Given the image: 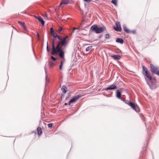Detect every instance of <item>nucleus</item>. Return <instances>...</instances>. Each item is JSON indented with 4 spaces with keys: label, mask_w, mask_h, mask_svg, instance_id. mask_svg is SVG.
Returning a JSON list of instances; mask_svg holds the SVG:
<instances>
[{
    "label": "nucleus",
    "mask_w": 159,
    "mask_h": 159,
    "mask_svg": "<svg viewBox=\"0 0 159 159\" xmlns=\"http://www.w3.org/2000/svg\"><path fill=\"white\" fill-rule=\"evenodd\" d=\"M46 49H47V51L48 52H49V48H48V42H47V46Z\"/></svg>",
    "instance_id": "nucleus-29"
},
{
    "label": "nucleus",
    "mask_w": 159,
    "mask_h": 159,
    "mask_svg": "<svg viewBox=\"0 0 159 159\" xmlns=\"http://www.w3.org/2000/svg\"><path fill=\"white\" fill-rule=\"evenodd\" d=\"M44 69H45V73L46 74L47 73V70H46V68L45 67H44Z\"/></svg>",
    "instance_id": "nucleus-37"
},
{
    "label": "nucleus",
    "mask_w": 159,
    "mask_h": 159,
    "mask_svg": "<svg viewBox=\"0 0 159 159\" xmlns=\"http://www.w3.org/2000/svg\"><path fill=\"white\" fill-rule=\"evenodd\" d=\"M63 28L61 27H60L58 29V31L59 32H61Z\"/></svg>",
    "instance_id": "nucleus-31"
},
{
    "label": "nucleus",
    "mask_w": 159,
    "mask_h": 159,
    "mask_svg": "<svg viewBox=\"0 0 159 159\" xmlns=\"http://www.w3.org/2000/svg\"><path fill=\"white\" fill-rule=\"evenodd\" d=\"M91 29L97 34L101 33L104 30L103 27H98L96 25L92 26L91 27Z\"/></svg>",
    "instance_id": "nucleus-3"
},
{
    "label": "nucleus",
    "mask_w": 159,
    "mask_h": 159,
    "mask_svg": "<svg viewBox=\"0 0 159 159\" xmlns=\"http://www.w3.org/2000/svg\"><path fill=\"white\" fill-rule=\"evenodd\" d=\"M116 27H113V29L117 31L120 32L121 30L120 23L119 22L117 21L116 23Z\"/></svg>",
    "instance_id": "nucleus-7"
},
{
    "label": "nucleus",
    "mask_w": 159,
    "mask_h": 159,
    "mask_svg": "<svg viewBox=\"0 0 159 159\" xmlns=\"http://www.w3.org/2000/svg\"><path fill=\"white\" fill-rule=\"evenodd\" d=\"M116 97L118 98V99L123 100L122 98H121V93L119 91L118 89L116 91Z\"/></svg>",
    "instance_id": "nucleus-9"
},
{
    "label": "nucleus",
    "mask_w": 159,
    "mask_h": 159,
    "mask_svg": "<svg viewBox=\"0 0 159 159\" xmlns=\"http://www.w3.org/2000/svg\"><path fill=\"white\" fill-rule=\"evenodd\" d=\"M116 42L121 44H123L124 40L120 38L117 39L116 40Z\"/></svg>",
    "instance_id": "nucleus-16"
},
{
    "label": "nucleus",
    "mask_w": 159,
    "mask_h": 159,
    "mask_svg": "<svg viewBox=\"0 0 159 159\" xmlns=\"http://www.w3.org/2000/svg\"><path fill=\"white\" fill-rule=\"evenodd\" d=\"M110 56L116 60H119L121 58L120 56L119 55H111Z\"/></svg>",
    "instance_id": "nucleus-12"
},
{
    "label": "nucleus",
    "mask_w": 159,
    "mask_h": 159,
    "mask_svg": "<svg viewBox=\"0 0 159 159\" xmlns=\"http://www.w3.org/2000/svg\"><path fill=\"white\" fill-rule=\"evenodd\" d=\"M69 0H62L60 3V6L62 4H67L68 3Z\"/></svg>",
    "instance_id": "nucleus-15"
},
{
    "label": "nucleus",
    "mask_w": 159,
    "mask_h": 159,
    "mask_svg": "<svg viewBox=\"0 0 159 159\" xmlns=\"http://www.w3.org/2000/svg\"><path fill=\"white\" fill-rule=\"evenodd\" d=\"M63 61H61V64L60 65V67H59V69L60 70H62V66L63 65Z\"/></svg>",
    "instance_id": "nucleus-24"
},
{
    "label": "nucleus",
    "mask_w": 159,
    "mask_h": 159,
    "mask_svg": "<svg viewBox=\"0 0 159 159\" xmlns=\"http://www.w3.org/2000/svg\"><path fill=\"white\" fill-rule=\"evenodd\" d=\"M37 35L38 36V39L39 40V39H40V36H39V33L38 32H37Z\"/></svg>",
    "instance_id": "nucleus-32"
},
{
    "label": "nucleus",
    "mask_w": 159,
    "mask_h": 159,
    "mask_svg": "<svg viewBox=\"0 0 159 159\" xmlns=\"http://www.w3.org/2000/svg\"><path fill=\"white\" fill-rule=\"evenodd\" d=\"M49 64L51 66H53L54 65V63L51 61H49Z\"/></svg>",
    "instance_id": "nucleus-25"
},
{
    "label": "nucleus",
    "mask_w": 159,
    "mask_h": 159,
    "mask_svg": "<svg viewBox=\"0 0 159 159\" xmlns=\"http://www.w3.org/2000/svg\"><path fill=\"white\" fill-rule=\"evenodd\" d=\"M143 74L148 79V80L145 78L147 84H148L151 89H153L155 87L152 83L151 82L152 78V76L150 75L149 72L148 71H145V73Z\"/></svg>",
    "instance_id": "nucleus-2"
},
{
    "label": "nucleus",
    "mask_w": 159,
    "mask_h": 159,
    "mask_svg": "<svg viewBox=\"0 0 159 159\" xmlns=\"http://www.w3.org/2000/svg\"><path fill=\"white\" fill-rule=\"evenodd\" d=\"M38 133L39 135H40L42 134V130L40 127H38L37 128Z\"/></svg>",
    "instance_id": "nucleus-17"
},
{
    "label": "nucleus",
    "mask_w": 159,
    "mask_h": 159,
    "mask_svg": "<svg viewBox=\"0 0 159 159\" xmlns=\"http://www.w3.org/2000/svg\"><path fill=\"white\" fill-rule=\"evenodd\" d=\"M150 67L152 72L159 75V70L156 67L152 64H150Z\"/></svg>",
    "instance_id": "nucleus-4"
},
{
    "label": "nucleus",
    "mask_w": 159,
    "mask_h": 159,
    "mask_svg": "<svg viewBox=\"0 0 159 159\" xmlns=\"http://www.w3.org/2000/svg\"><path fill=\"white\" fill-rule=\"evenodd\" d=\"M51 57L53 61H55L56 60V58L52 56H51Z\"/></svg>",
    "instance_id": "nucleus-30"
},
{
    "label": "nucleus",
    "mask_w": 159,
    "mask_h": 159,
    "mask_svg": "<svg viewBox=\"0 0 159 159\" xmlns=\"http://www.w3.org/2000/svg\"><path fill=\"white\" fill-rule=\"evenodd\" d=\"M111 2L114 4L115 6H116L117 5V0H112Z\"/></svg>",
    "instance_id": "nucleus-21"
},
{
    "label": "nucleus",
    "mask_w": 159,
    "mask_h": 159,
    "mask_svg": "<svg viewBox=\"0 0 159 159\" xmlns=\"http://www.w3.org/2000/svg\"><path fill=\"white\" fill-rule=\"evenodd\" d=\"M84 0L86 2H90L92 0Z\"/></svg>",
    "instance_id": "nucleus-33"
},
{
    "label": "nucleus",
    "mask_w": 159,
    "mask_h": 159,
    "mask_svg": "<svg viewBox=\"0 0 159 159\" xmlns=\"http://www.w3.org/2000/svg\"><path fill=\"white\" fill-rule=\"evenodd\" d=\"M124 102L127 104H128V102H129L127 100H126L124 101Z\"/></svg>",
    "instance_id": "nucleus-34"
},
{
    "label": "nucleus",
    "mask_w": 159,
    "mask_h": 159,
    "mask_svg": "<svg viewBox=\"0 0 159 159\" xmlns=\"http://www.w3.org/2000/svg\"><path fill=\"white\" fill-rule=\"evenodd\" d=\"M133 33H134V32H135V31H133Z\"/></svg>",
    "instance_id": "nucleus-40"
},
{
    "label": "nucleus",
    "mask_w": 159,
    "mask_h": 159,
    "mask_svg": "<svg viewBox=\"0 0 159 159\" xmlns=\"http://www.w3.org/2000/svg\"><path fill=\"white\" fill-rule=\"evenodd\" d=\"M50 32L54 38H56L57 36V34L54 32L52 27L50 28Z\"/></svg>",
    "instance_id": "nucleus-10"
},
{
    "label": "nucleus",
    "mask_w": 159,
    "mask_h": 159,
    "mask_svg": "<svg viewBox=\"0 0 159 159\" xmlns=\"http://www.w3.org/2000/svg\"><path fill=\"white\" fill-rule=\"evenodd\" d=\"M117 88V86L114 84H112L110 85L108 87L105 88L104 90L107 91L108 90H112L116 89Z\"/></svg>",
    "instance_id": "nucleus-8"
},
{
    "label": "nucleus",
    "mask_w": 159,
    "mask_h": 159,
    "mask_svg": "<svg viewBox=\"0 0 159 159\" xmlns=\"http://www.w3.org/2000/svg\"><path fill=\"white\" fill-rule=\"evenodd\" d=\"M80 95H78L73 97L69 101L68 103L69 105H70L71 103L79 99L81 97Z\"/></svg>",
    "instance_id": "nucleus-5"
},
{
    "label": "nucleus",
    "mask_w": 159,
    "mask_h": 159,
    "mask_svg": "<svg viewBox=\"0 0 159 159\" xmlns=\"http://www.w3.org/2000/svg\"><path fill=\"white\" fill-rule=\"evenodd\" d=\"M73 30H78L79 28H78L74 27V28H73Z\"/></svg>",
    "instance_id": "nucleus-35"
},
{
    "label": "nucleus",
    "mask_w": 159,
    "mask_h": 159,
    "mask_svg": "<svg viewBox=\"0 0 159 159\" xmlns=\"http://www.w3.org/2000/svg\"><path fill=\"white\" fill-rule=\"evenodd\" d=\"M148 71L147 68L144 66H143V73L144 74L145 73V71Z\"/></svg>",
    "instance_id": "nucleus-20"
},
{
    "label": "nucleus",
    "mask_w": 159,
    "mask_h": 159,
    "mask_svg": "<svg viewBox=\"0 0 159 159\" xmlns=\"http://www.w3.org/2000/svg\"><path fill=\"white\" fill-rule=\"evenodd\" d=\"M54 41L55 39H52V50L54 49H55V48H56L55 46Z\"/></svg>",
    "instance_id": "nucleus-19"
},
{
    "label": "nucleus",
    "mask_w": 159,
    "mask_h": 159,
    "mask_svg": "<svg viewBox=\"0 0 159 159\" xmlns=\"http://www.w3.org/2000/svg\"><path fill=\"white\" fill-rule=\"evenodd\" d=\"M75 30H73H73H72V33H74Z\"/></svg>",
    "instance_id": "nucleus-38"
},
{
    "label": "nucleus",
    "mask_w": 159,
    "mask_h": 159,
    "mask_svg": "<svg viewBox=\"0 0 159 159\" xmlns=\"http://www.w3.org/2000/svg\"><path fill=\"white\" fill-rule=\"evenodd\" d=\"M64 105H67V103H65Z\"/></svg>",
    "instance_id": "nucleus-39"
},
{
    "label": "nucleus",
    "mask_w": 159,
    "mask_h": 159,
    "mask_svg": "<svg viewBox=\"0 0 159 159\" xmlns=\"http://www.w3.org/2000/svg\"><path fill=\"white\" fill-rule=\"evenodd\" d=\"M49 82V80L48 79V80L47 79V75H46V83L47 84V83H48Z\"/></svg>",
    "instance_id": "nucleus-27"
},
{
    "label": "nucleus",
    "mask_w": 159,
    "mask_h": 159,
    "mask_svg": "<svg viewBox=\"0 0 159 159\" xmlns=\"http://www.w3.org/2000/svg\"><path fill=\"white\" fill-rule=\"evenodd\" d=\"M48 126L49 128H51L52 127V123H49L48 124Z\"/></svg>",
    "instance_id": "nucleus-26"
},
{
    "label": "nucleus",
    "mask_w": 159,
    "mask_h": 159,
    "mask_svg": "<svg viewBox=\"0 0 159 159\" xmlns=\"http://www.w3.org/2000/svg\"><path fill=\"white\" fill-rule=\"evenodd\" d=\"M18 23H19L22 27H23L25 25V23L24 22H21L20 21H18Z\"/></svg>",
    "instance_id": "nucleus-22"
},
{
    "label": "nucleus",
    "mask_w": 159,
    "mask_h": 159,
    "mask_svg": "<svg viewBox=\"0 0 159 159\" xmlns=\"http://www.w3.org/2000/svg\"><path fill=\"white\" fill-rule=\"evenodd\" d=\"M57 38H58V39L59 40L61 41H62V40L64 39V38H66V43H66V39L68 37V36H67V37H64V38H63V39H62L61 37L60 36H58V35H57Z\"/></svg>",
    "instance_id": "nucleus-18"
},
{
    "label": "nucleus",
    "mask_w": 159,
    "mask_h": 159,
    "mask_svg": "<svg viewBox=\"0 0 159 159\" xmlns=\"http://www.w3.org/2000/svg\"><path fill=\"white\" fill-rule=\"evenodd\" d=\"M35 17L40 22L42 25H43L44 24L45 22L43 20V18L40 16H35Z\"/></svg>",
    "instance_id": "nucleus-11"
},
{
    "label": "nucleus",
    "mask_w": 159,
    "mask_h": 159,
    "mask_svg": "<svg viewBox=\"0 0 159 159\" xmlns=\"http://www.w3.org/2000/svg\"><path fill=\"white\" fill-rule=\"evenodd\" d=\"M23 27L24 28V29L25 30H26V27L25 26V25H24V26Z\"/></svg>",
    "instance_id": "nucleus-36"
},
{
    "label": "nucleus",
    "mask_w": 159,
    "mask_h": 159,
    "mask_svg": "<svg viewBox=\"0 0 159 159\" xmlns=\"http://www.w3.org/2000/svg\"><path fill=\"white\" fill-rule=\"evenodd\" d=\"M109 38V36L108 34H105V38L107 39Z\"/></svg>",
    "instance_id": "nucleus-28"
},
{
    "label": "nucleus",
    "mask_w": 159,
    "mask_h": 159,
    "mask_svg": "<svg viewBox=\"0 0 159 159\" xmlns=\"http://www.w3.org/2000/svg\"><path fill=\"white\" fill-rule=\"evenodd\" d=\"M92 47V46H89L87 47L86 49V51L87 52L89 51Z\"/></svg>",
    "instance_id": "nucleus-23"
},
{
    "label": "nucleus",
    "mask_w": 159,
    "mask_h": 159,
    "mask_svg": "<svg viewBox=\"0 0 159 159\" xmlns=\"http://www.w3.org/2000/svg\"><path fill=\"white\" fill-rule=\"evenodd\" d=\"M67 88L65 85H64L62 86L61 90L64 93H66L67 92Z\"/></svg>",
    "instance_id": "nucleus-13"
},
{
    "label": "nucleus",
    "mask_w": 159,
    "mask_h": 159,
    "mask_svg": "<svg viewBox=\"0 0 159 159\" xmlns=\"http://www.w3.org/2000/svg\"><path fill=\"white\" fill-rule=\"evenodd\" d=\"M123 29L127 33H130L131 31L130 30H129L128 29L125 25H124L123 26Z\"/></svg>",
    "instance_id": "nucleus-14"
},
{
    "label": "nucleus",
    "mask_w": 159,
    "mask_h": 159,
    "mask_svg": "<svg viewBox=\"0 0 159 159\" xmlns=\"http://www.w3.org/2000/svg\"><path fill=\"white\" fill-rule=\"evenodd\" d=\"M67 44V43H66V38H64V39L61 41L59 42L58 44L56 46V48L52 50V52L51 54L53 55L57 54L58 52L59 55L61 59H64V52L63 51L64 48H66Z\"/></svg>",
    "instance_id": "nucleus-1"
},
{
    "label": "nucleus",
    "mask_w": 159,
    "mask_h": 159,
    "mask_svg": "<svg viewBox=\"0 0 159 159\" xmlns=\"http://www.w3.org/2000/svg\"><path fill=\"white\" fill-rule=\"evenodd\" d=\"M128 104L136 112H138L139 108L138 107L136 106L134 103L131 102H128Z\"/></svg>",
    "instance_id": "nucleus-6"
}]
</instances>
